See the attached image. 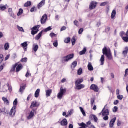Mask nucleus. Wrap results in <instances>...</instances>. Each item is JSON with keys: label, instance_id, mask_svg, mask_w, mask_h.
Instances as JSON below:
<instances>
[{"label": "nucleus", "instance_id": "obj_1", "mask_svg": "<svg viewBox=\"0 0 128 128\" xmlns=\"http://www.w3.org/2000/svg\"><path fill=\"white\" fill-rule=\"evenodd\" d=\"M102 52L106 56L109 60H112V54L110 49H107L106 47H105L104 48Z\"/></svg>", "mask_w": 128, "mask_h": 128}, {"label": "nucleus", "instance_id": "obj_2", "mask_svg": "<svg viewBox=\"0 0 128 128\" xmlns=\"http://www.w3.org/2000/svg\"><path fill=\"white\" fill-rule=\"evenodd\" d=\"M74 58V54H69L66 56L62 58V62H69V60H72Z\"/></svg>", "mask_w": 128, "mask_h": 128}, {"label": "nucleus", "instance_id": "obj_3", "mask_svg": "<svg viewBox=\"0 0 128 128\" xmlns=\"http://www.w3.org/2000/svg\"><path fill=\"white\" fill-rule=\"evenodd\" d=\"M66 92V89L62 87H61L60 89V92L58 94V100H62V97L64 96V94Z\"/></svg>", "mask_w": 128, "mask_h": 128}, {"label": "nucleus", "instance_id": "obj_4", "mask_svg": "<svg viewBox=\"0 0 128 128\" xmlns=\"http://www.w3.org/2000/svg\"><path fill=\"white\" fill-rule=\"evenodd\" d=\"M40 26L37 25L35 26H34L32 29V32L31 34H32V36H34V34H38V32H40Z\"/></svg>", "mask_w": 128, "mask_h": 128}, {"label": "nucleus", "instance_id": "obj_5", "mask_svg": "<svg viewBox=\"0 0 128 128\" xmlns=\"http://www.w3.org/2000/svg\"><path fill=\"white\" fill-rule=\"evenodd\" d=\"M96 6H98V2L92 1L90 4L89 8L90 10H94L96 8Z\"/></svg>", "mask_w": 128, "mask_h": 128}, {"label": "nucleus", "instance_id": "obj_6", "mask_svg": "<svg viewBox=\"0 0 128 128\" xmlns=\"http://www.w3.org/2000/svg\"><path fill=\"white\" fill-rule=\"evenodd\" d=\"M108 105H106L104 108L102 110V114L103 116H109L110 114V111L108 110V109H106V108Z\"/></svg>", "mask_w": 128, "mask_h": 128}, {"label": "nucleus", "instance_id": "obj_7", "mask_svg": "<svg viewBox=\"0 0 128 128\" xmlns=\"http://www.w3.org/2000/svg\"><path fill=\"white\" fill-rule=\"evenodd\" d=\"M16 106H14L10 110V116H16Z\"/></svg>", "mask_w": 128, "mask_h": 128}, {"label": "nucleus", "instance_id": "obj_8", "mask_svg": "<svg viewBox=\"0 0 128 128\" xmlns=\"http://www.w3.org/2000/svg\"><path fill=\"white\" fill-rule=\"evenodd\" d=\"M90 89L95 92H98V91L100 90V89L98 88V86L94 84H92L91 86L90 87Z\"/></svg>", "mask_w": 128, "mask_h": 128}, {"label": "nucleus", "instance_id": "obj_9", "mask_svg": "<svg viewBox=\"0 0 128 128\" xmlns=\"http://www.w3.org/2000/svg\"><path fill=\"white\" fill-rule=\"evenodd\" d=\"M36 112V110L33 109L30 113L29 116L27 117L28 120H30L34 116V112Z\"/></svg>", "mask_w": 128, "mask_h": 128}, {"label": "nucleus", "instance_id": "obj_10", "mask_svg": "<svg viewBox=\"0 0 128 128\" xmlns=\"http://www.w3.org/2000/svg\"><path fill=\"white\" fill-rule=\"evenodd\" d=\"M48 20V15L46 14H44L40 20L42 24H44L46 22V20Z\"/></svg>", "mask_w": 128, "mask_h": 128}, {"label": "nucleus", "instance_id": "obj_11", "mask_svg": "<svg viewBox=\"0 0 128 128\" xmlns=\"http://www.w3.org/2000/svg\"><path fill=\"white\" fill-rule=\"evenodd\" d=\"M38 106H40V103L36 102V101H34L32 102L30 108H38Z\"/></svg>", "mask_w": 128, "mask_h": 128}, {"label": "nucleus", "instance_id": "obj_12", "mask_svg": "<svg viewBox=\"0 0 128 128\" xmlns=\"http://www.w3.org/2000/svg\"><path fill=\"white\" fill-rule=\"evenodd\" d=\"M116 120V118H114L112 119L110 123V128H112V127L114 126V124Z\"/></svg>", "mask_w": 128, "mask_h": 128}, {"label": "nucleus", "instance_id": "obj_13", "mask_svg": "<svg viewBox=\"0 0 128 128\" xmlns=\"http://www.w3.org/2000/svg\"><path fill=\"white\" fill-rule=\"evenodd\" d=\"M22 48H24V52H26L28 50V42H24V43L21 44Z\"/></svg>", "mask_w": 128, "mask_h": 128}, {"label": "nucleus", "instance_id": "obj_14", "mask_svg": "<svg viewBox=\"0 0 128 128\" xmlns=\"http://www.w3.org/2000/svg\"><path fill=\"white\" fill-rule=\"evenodd\" d=\"M46 4V0H42L38 6V8L40 10V8H42V6H44Z\"/></svg>", "mask_w": 128, "mask_h": 128}, {"label": "nucleus", "instance_id": "obj_15", "mask_svg": "<svg viewBox=\"0 0 128 128\" xmlns=\"http://www.w3.org/2000/svg\"><path fill=\"white\" fill-rule=\"evenodd\" d=\"M24 68V66H22V64H19L16 68V72H20L22 70V68Z\"/></svg>", "mask_w": 128, "mask_h": 128}, {"label": "nucleus", "instance_id": "obj_16", "mask_svg": "<svg viewBox=\"0 0 128 128\" xmlns=\"http://www.w3.org/2000/svg\"><path fill=\"white\" fill-rule=\"evenodd\" d=\"M76 90H82V88H84V84L76 85Z\"/></svg>", "mask_w": 128, "mask_h": 128}, {"label": "nucleus", "instance_id": "obj_17", "mask_svg": "<svg viewBox=\"0 0 128 128\" xmlns=\"http://www.w3.org/2000/svg\"><path fill=\"white\" fill-rule=\"evenodd\" d=\"M88 70H90V72L94 71V66H92V64L91 62L88 63Z\"/></svg>", "mask_w": 128, "mask_h": 128}, {"label": "nucleus", "instance_id": "obj_18", "mask_svg": "<svg viewBox=\"0 0 128 128\" xmlns=\"http://www.w3.org/2000/svg\"><path fill=\"white\" fill-rule=\"evenodd\" d=\"M61 126H68V120L66 119H64L61 122Z\"/></svg>", "mask_w": 128, "mask_h": 128}, {"label": "nucleus", "instance_id": "obj_19", "mask_svg": "<svg viewBox=\"0 0 128 128\" xmlns=\"http://www.w3.org/2000/svg\"><path fill=\"white\" fill-rule=\"evenodd\" d=\"M6 8H8V4H6L5 6L1 4L0 6V10L2 12H4V10H6Z\"/></svg>", "mask_w": 128, "mask_h": 128}, {"label": "nucleus", "instance_id": "obj_20", "mask_svg": "<svg viewBox=\"0 0 128 128\" xmlns=\"http://www.w3.org/2000/svg\"><path fill=\"white\" fill-rule=\"evenodd\" d=\"M26 85L20 86L19 92L20 94H24V90H26Z\"/></svg>", "mask_w": 128, "mask_h": 128}, {"label": "nucleus", "instance_id": "obj_21", "mask_svg": "<svg viewBox=\"0 0 128 128\" xmlns=\"http://www.w3.org/2000/svg\"><path fill=\"white\" fill-rule=\"evenodd\" d=\"M82 82H84V79H78L77 80H76L75 84L76 86H78L79 84H80Z\"/></svg>", "mask_w": 128, "mask_h": 128}, {"label": "nucleus", "instance_id": "obj_22", "mask_svg": "<svg viewBox=\"0 0 128 128\" xmlns=\"http://www.w3.org/2000/svg\"><path fill=\"white\" fill-rule=\"evenodd\" d=\"M52 93V90H46V97L49 98V96H50Z\"/></svg>", "mask_w": 128, "mask_h": 128}, {"label": "nucleus", "instance_id": "obj_23", "mask_svg": "<svg viewBox=\"0 0 128 128\" xmlns=\"http://www.w3.org/2000/svg\"><path fill=\"white\" fill-rule=\"evenodd\" d=\"M2 100L4 102V104H6V106L10 105V101H8V98H6L4 97H3Z\"/></svg>", "mask_w": 128, "mask_h": 128}, {"label": "nucleus", "instance_id": "obj_24", "mask_svg": "<svg viewBox=\"0 0 128 128\" xmlns=\"http://www.w3.org/2000/svg\"><path fill=\"white\" fill-rule=\"evenodd\" d=\"M128 47H126L125 50L122 52V54L126 58V56H128Z\"/></svg>", "mask_w": 128, "mask_h": 128}, {"label": "nucleus", "instance_id": "obj_25", "mask_svg": "<svg viewBox=\"0 0 128 128\" xmlns=\"http://www.w3.org/2000/svg\"><path fill=\"white\" fill-rule=\"evenodd\" d=\"M116 10H113L111 15V18L114 20V18H116Z\"/></svg>", "mask_w": 128, "mask_h": 128}, {"label": "nucleus", "instance_id": "obj_26", "mask_svg": "<svg viewBox=\"0 0 128 128\" xmlns=\"http://www.w3.org/2000/svg\"><path fill=\"white\" fill-rule=\"evenodd\" d=\"M86 48L84 47V50L80 52L79 54L80 56H83V54H86Z\"/></svg>", "mask_w": 128, "mask_h": 128}, {"label": "nucleus", "instance_id": "obj_27", "mask_svg": "<svg viewBox=\"0 0 128 128\" xmlns=\"http://www.w3.org/2000/svg\"><path fill=\"white\" fill-rule=\"evenodd\" d=\"M44 32V31H42L36 37V40H38L40 38H42V33Z\"/></svg>", "mask_w": 128, "mask_h": 128}, {"label": "nucleus", "instance_id": "obj_28", "mask_svg": "<svg viewBox=\"0 0 128 128\" xmlns=\"http://www.w3.org/2000/svg\"><path fill=\"white\" fill-rule=\"evenodd\" d=\"M40 90L38 89L35 92V98H38L40 96Z\"/></svg>", "mask_w": 128, "mask_h": 128}, {"label": "nucleus", "instance_id": "obj_29", "mask_svg": "<svg viewBox=\"0 0 128 128\" xmlns=\"http://www.w3.org/2000/svg\"><path fill=\"white\" fill-rule=\"evenodd\" d=\"M101 66H104V55H102L100 58Z\"/></svg>", "mask_w": 128, "mask_h": 128}, {"label": "nucleus", "instance_id": "obj_30", "mask_svg": "<svg viewBox=\"0 0 128 128\" xmlns=\"http://www.w3.org/2000/svg\"><path fill=\"white\" fill-rule=\"evenodd\" d=\"M80 110L83 116H86V111L84 110V108L80 107Z\"/></svg>", "mask_w": 128, "mask_h": 128}, {"label": "nucleus", "instance_id": "obj_31", "mask_svg": "<svg viewBox=\"0 0 128 128\" xmlns=\"http://www.w3.org/2000/svg\"><path fill=\"white\" fill-rule=\"evenodd\" d=\"M32 6V2L30 1H28L26 3L24 4L25 8H28Z\"/></svg>", "mask_w": 128, "mask_h": 128}, {"label": "nucleus", "instance_id": "obj_32", "mask_svg": "<svg viewBox=\"0 0 128 128\" xmlns=\"http://www.w3.org/2000/svg\"><path fill=\"white\" fill-rule=\"evenodd\" d=\"M5 50H8L10 48V44L6 43L4 46Z\"/></svg>", "mask_w": 128, "mask_h": 128}, {"label": "nucleus", "instance_id": "obj_33", "mask_svg": "<svg viewBox=\"0 0 128 128\" xmlns=\"http://www.w3.org/2000/svg\"><path fill=\"white\" fill-rule=\"evenodd\" d=\"M24 14V10H22V8H20L19 10V12L17 14V16H22V14Z\"/></svg>", "mask_w": 128, "mask_h": 128}, {"label": "nucleus", "instance_id": "obj_34", "mask_svg": "<svg viewBox=\"0 0 128 128\" xmlns=\"http://www.w3.org/2000/svg\"><path fill=\"white\" fill-rule=\"evenodd\" d=\"M33 50L35 52H38V45H34L33 46Z\"/></svg>", "mask_w": 128, "mask_h": 128}, {"label": "nucleus", "instance_id": "obj_35", "mask_svg": "<svg viewBox=\"0 0 128 128\" xmlns=\"http://www.w3.org/2000/svg\"><path fill=\"white\" fill-rule=\"evenodd\" d=\"M0 92H8V86H4L2 90H0Z\"/></svg>", "mask_w": 128, "mask_h": 128}, {"label": "nucleus", "instance_id": "obj_36", "mask_svg": "<svg viewBox=\"0 0 128 128\" xmlns=\"http://www.w3.org/2000/svg\"><path fill=\"white\" fill-rule=\"evenodd\" d=\"M18 64H15L12 66V68L11 70V72H15L16 71V66H18Z\"/></svg>", "mask_w": 128, "mask_h": 128}, {"label": "nucleus", "instance_id": "obj_37", "mask_svg": "<svg viewBox=\"0 0 128 128\" xmlns=\"http://www.w3.org/2000/svg\"><path fill=\"white\" fill-rule=\"evenodd\" d=\"M70 40H71L70 38V37L67 38L64 40L65 44H70Z\"/></svg>", "mask_w": 128, "mask_h": 128}, {"label": "nucleus", "instance_id": "obj_38", "mask_svg": "<svg viewBox=\"0 0 128 128\" xmlns=\"http://www.w3.org/2000/svg\"><path fill=\"white\" fill-rule=\"evenodd\" d=\"M80 128H86V124L82 122V124H79Z\"/></svg>", "mask_w": 128, "mask_h": 128}, {"label": "nucleus", "instance_id": "obj_39", "mask_svg": "<svg viewBox=\"0 0 128 128\" xmlns=\"http://www.w3.org/2000/svg\"><path fill=\"white\" fill-rule=\"evenodd\" d=\"M76 37L74 36L72 40V45L74 46V44H76Z\"/></svg>", "mask_w": 128, "mask_h": 128}, {"label": "nucleus", "instance_id": "obj_40", "mask_svg": "<svg viewBox=\"0 0 128 128\" xmlns=\"http://www.w3.org/2000/svg\"><path fill=\"white\" fill-rule=\"evenodd\" d=\"M17 28L18 30L20 32H24V30L22 27H20V26H17Z\"/></svg>", "mask_w": 128, "mask_h": 128}, {"label": "nucleus", "instance_id": "obj_41", "mask_svg": "<svg viewBox=\"0 0 128 128\" xmlns=\"http://www.w3.org/2000/svg\"><path fill=\"white\" fill-rule=\"evenodd\" d=\"M4 112V114H6V108H3L2 109L0 108V114Z\"/></svg>", "mask_w": 128, "mask_h": 128}, {"label": "nucleus", "instance_id": "obj_42", "mask_svg": "<svg viewBox=\"0 0 128 128\" xmlns=\"http://www.w3.org/2000/svg\"><path fill=\"white\" fill-rule=\"evenodd\" d=\"M78 76H82V69L80 68L78 71Z\"/></svg>", "mask_w": 128, "mask_h": 128}, {"label": "nucleus", "instance_id": "obj_43", "mask_svg": "<svg viewBox=\"0 0 128 128\" xmlns=\"http://www.w3.org/2000/svg\"><path fill=\"white\" fill-rule=\"evenodd\" d=\"M10 16L12 18H16V16H14V12H10L9 13Z\"/></svg>", "mask_w": 128, "mask_h": 128}, {"label": "nucleus", "instance_id": "obj_44", "mask_svg": "<svg viewBox=\"0 0 128 128\" xmlns=\"http://www.w3.org/2000/svg\"><path fill=\"white\" fill-rule=\"evenodd\" d=\"M50 36L52 38H56L58 36V35H56V34L54 32H52L50 34Z\"/></svg>", "mask_w": 128, "mask_h": 128}, {"label": "nucleus", "instance_id": "obj_45", "mask_svg": "<svg viewBox=\"0 0 128 128\" xmlns=\"http://www.w3.org/2000/svg\"><path fill=\"white\" fill-rule=\"evenodd\" d=\"M52 30V27L49 26V27H48V28H46V29L44 30V32H50V30Z\"/></svg>", "mask_w": 128, "mask_h": 128}, {"label": "nucleus", "instance_id": "obj_46", "mask_svg": "<svg viewBox=\"0 0 128 128\" xmlns=\"http://www.w3.org/2000/svg\"><path fill=\"white\" fill-rule=\"evenodd\" d=\"M76 66H78V62H74L72 64V68H76Z\"/></svg>", "mask_w": 128, "mask_h": 128}, {"label": "nucleus", "instance_id": "obj_47", "mask_svg": "<svg viewBox=\"0 0 128 128\" xmlns=\"http://www.w3.org/2000/svg\"><path fill=\"white\" fill-rule=\"evenodd\" d=\"M118 100H122V98H124V96L122 95H117Z\"/></svg>", "mask_w": 128, "mask_h": 128}, {"label": "nucleus", "instance_id": "obj_48", "mask_svg": "<svg viewBox=\"0 0 128 128\" xmlns=\"http://www.w3.org/2000/svg\"><path fill=\"white\" fill-rule=\"evenodd\" d=\"M92 118H93L95 122H98V117H96V116L93 115L92 116Z\"/></svg>", "mask_w": 128, "mask_h": 128}, {"label": "nucleus", "instance_id": "obj_49", "mask_svg": "<svg viewBox=\"0 0 128 128\" xmlns=\"http://www.w3.org/2000/svg\"><path fill=\"white\" fill-rule=\"evenodd\" d=\"M8 90L10 91V92H12V88L11 86H10V84L8 85Z\"/></svg>", "mask_w": 128, "mask_h": 128}, {"label": "nucleus", "instance_id": "obj_50", "mask_svg": "<svg viewBox=\"0 0 128 128\" xmlns=\"http://www.w3.org/2000/svg\"><path fill=\"white\" fill-rule=\"evenodd\" d=\"M4 62V56L0 55V64Z\"/></svg>", "mask_w": 128, "mask_h": 128}, {"label": "nucleus", "instance_id": "obj_51", "mask_svg": "<svg viewBox=\"0 0 128 128\" xmlns=\"http://www.w3.org/2000/svg\"><path fill=\"white\" fill-rule=\"evenodd\" d=\"M18 98H16L14 102V106H18Z\"/></svg>", "mask_w": 128, "mask_h": 128}, {"label": "nucleus", "instance_id": "obj_52", "mask_svg": "<svg viewBox=\"0 0 128 128\" xmlns=\"http://www.w3.org/2000/svg\"><path fill=\"white\" fill-rule=\"evenodd\" d=\"M21 62H28V58H22L21 60Z\"/></svg>", "mask_w": 128, "mask_h": 128}, {"label": "nucleus", "instance_id": "obj_53", "mask_svg": "<svg viewBox=\"0 0 128 128\" xmlns=\"http://www.w3.org/2000/svg\"><path fill=\"white\" fill-rule=\"evenodd\" d=\"M118 110V108L117 106H114L113 109V112H116Z\"/></svg>", "mask_w": 128, "mask_h": 128}, {"label": "nucleus", "instance_id": "obj_54", "mask_svg": "<svg viewBox=\"0 0 128 128\" xmlns=\"http://www.w3.org/2000/svg\"><path fill=\"white\" fill-rule=\"evenodd\" d=\"M31 12H36V7H33L30 10Z\"/></svg>", "mask_w": 128, "mask_h": 128}, {"label": "nucleus", "instance_id": "obj_55", "mask_svg": "<svg viewBox=\"0 0 128 128\" xmlns=\"http://www.w3.org/2000/svg\"><path fill=\"white\" fill-rule=\"evenodd\" d=\"M54 46L55 48H58V40H56L55 42L54 43Z\"/></svg>", "mask_w": 128, "mask_h": 128}, {"label": "nucleus", "instance_id": "obj_56", "mask_svg": "<svg viewBox=\"0 0 128 128\" xmlns=\"http://www.w3.org/2000/svg\"><path fill=\"white\" fill-rule=\"evenodd\" d=\"M122 40L125 42H128V37H123Z\"/></svg>", "mask_w": 128, "mask_h": 128}, {"label": "nucleus", "instance_id": "obj_57", "mask_svg": "<svg viewBox=\"0 0 128 128\" xmlns=\"http://www.w3.org/2000/svg\"><path fill=\"white\" fill-rule=\"evenodd\" d=\"M108 4V2H102L100 4V6H106Z\"/></svg>", "mask_w": 128, "mask_h": 128}, {"label": "nucleus", "instance_id": "obj_58", "mask_svg": "<svg viewBox=\"0 0 128 128\" xmlns=\"http://www.w3.org/2000/svg\"><path fill=\"white\" fill-rule=\"evenodd\" d=\"M84 32V28H80L78 31L79 34H82Z\"/></svg>", "mask_w": 128, "mask_h": 128}, {"label": "nucleus", "instance_id": "obj_59", "mask_svg": "<svg viewBox=\"0 0 128 128\" xmlns=\"http://www.w3.org/2000/svg\"><path fill=\"white\" fill-rule=\"evenodd\" d=\"M104 120H108V116H104V117L103 118Z\"/></svg>", "mask_w": 128, "mask_h": 128}, {"label": "nucleus", "instance_id": "obj_60", "mask_svg": "<svg viewBox=\"0 0 128 128\" xmlns=\"http://www.w3.org/2000/svg\"><path fill=\"white\" fill-rule=\"evenodd\" d=\"M66 30V27L65 26H62L61 28L60 32H64V30Z\"/></svg>", "mask_w": 128, "mask_h": 128}, {"label": "nucleus", "instance_id": "obj_61", "mask_svg": "<svg viewBox=\"0 0 128 128\" xmlns=\"http://www.w3.org/2000/svg\"><path fill=\"white\" fill-rule=\"evenodd\" d=\"M74 112V110H72L68 112V116H72V113Z\"/></svg>", "mask_w": 128, "mask_h": 128}, {"label": "nucleus", "instance_id": "obj_62", "mask_svg": "<svg viewBox=\"0 0 128 128\" xmlns=\"http://www.w3.org/2000/svg\"><path fill=\"white\" fill-rule=\"evenodd\" d=\"M56 20H60V16L58 15H57L55 17Z\"/></svg>", "mask_w": 128, "mask_h": 128}, {"label": "nucleus", "instance_id": "obj_63", "mask_svg": "<svg viewBox=\"0 0 128 128\" xmlns=\"http://www.w3.org/2000/svg\"><path fill=\"white\" fill-rule=\"evenodd\" d=\"M120 102L118 100H116L114 102V106H116Z\"/></svg>", "mask_w": 128, "mask_h": 128}, {"label": "nucleus", "instance_id": "obj_64", "mask_svg": "<svg viewBox=\"0 0 128 128\" xmlns=\"http://www.w3.org/2000/svg\"><path fill=\"white\" fill-rule=\"evenodd\" d=\"M128 76V68L125 71V76Z\"/></svg>", "mask_w": 128, "mask_h": 128}]
</instances>
